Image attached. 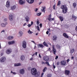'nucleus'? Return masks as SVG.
<instances>
[{
    "instance_id": "nucleus-1",
    "label": "nucleus",
    "mask_w": 77,
    "mask_h": 77,
    "mask_svg": "<svg viewBox=\"0 0 77 77\" xmlns=\"http://www.w3.org/2000/svg\"><path fill=\"white\" fill-rule=\"evenodd\" d=\"M31 73L32 75H36L37 74V70L35 68H33L31 70Z\"/></svg>"
},
{
    "instance_id": "nucleus-2",
    "label": "nucleus",
    "mask_w": 77,
    "mask_h": 77,
    "mask_svg": "<svg viewBox=\"0 0 77 77\" xmlns=\"http://www.w3.org/2000/svg\"><path fill=\"white\" fill-rule=\"evenodd\" d=\"M19 3L20 5H24L26 3L25 0H19Z\"/></svg>"
},
{
    "instance_id": "nucleus-3",
    "label": "nucleus",
    "mask_w": 77,
    "mask_h": 77,
    "mask_svg": "<svg viewBox=\"0 0 77 77\" xmlns=\"http://www.w3.org/2000/svg\"><path fill=\"white\" fill-rule=\"evenodd\" d=\"M26 42L25 41H23L22 42V47L23 48H26Z\"/></svg>"
},
{
    "instance_id": "nucleus-4",
    "label": "nucleus",
    "mask_w": 77,
    "mask_h": 77,
    "mask_svg": "<svg viewBox=\"0 0 77 77\" xmlns=\"http://www.w3.org/2000/svg\"><path fill=\"white\" fill-rule=\"evenodd\" d=\"M52 51L54 53V54H56V50L55 49V48H54V45H52Z\"/></svg>"
},
{
    "instance_id": "nucleus-5",
    "label": "nucleus",
    "mask_w": 77,
    "mask_h": 77,
    "mask_svg": "<svg viewBox=\"0 0 77 77\" xmlns=\"http://www.w3.org/2000/svg\"><path fill=\"white\" fill-rule=\"evenodd\" d=\"M12 52V49H8L6 51V53L7 54H10Z\"/></svg>"
},
{
    "instance_id": "nucleus-6",
    "label": "nucleus",
    "mask_w": 77,
    "mask_h": 77,
    "mask_svg": "<svg viewBox=\"0 0 77 77\" xmlns=\"http://www.w3.org/2000/svg\"><path fill=\"white\" fill-rule=\"evenodd\" d=\"M65 73L66 75H69L70 74V71L66 70L65 71Z\"/></svg>"
},
{
    "instance_id": "nucleus-7",
    "label": "nucleus",
    "mask_w": 77,
    "mask_h": 77,
    "mask_svg": "<svg viewBox=\"0 0 77 77\" xmlns=\"http://www.w3.org/2000/svg\"><path fill=\"white\" fill-rule=\"evenodd\" d=\"M26 1L29 4H32L34 2V0H26Z\"/></svg>"
},
{
    "instance_id": "nucleus-8",
    "label": "nucleus",
    "mask_w": 77,
    "mask_h": 77,
    "mask_svg": "<svg viewBox=\"0 0 77 77\" xmlns=\"http://www.w3.org/2000/svg\"><path fill=\"white\" fill-rule=\"evenodd\" d=\"M9 18L10 21H12L13 20V16L12 15L10 14L9 15Z\"/></svg>"
},
{
    "instance_id": "nucleus-9",
    "label": "nucleus",
    "mask_w": 77,
    "mask_h": 77,
    "mask_svg": "<svg viewBox=\"0 0 77 77\" xmlns=\"http://www.w3.org/2000/svg\"><path fill=\"white\" fill-rule=\"evenodd\" d=\"M15 43V41H13L11 42H9L8 44L9 45H12V44H14Z\"/></svg>"
},
{
    "instance_id": "nucleus-10",
    "label": "nucleus",
    "mask_w": 77,
    "mask_h": 77,
    "mask_svg": "<svg viewBox=\"0 0 77 77\" xmlns=\"http://www.w3.org/2000/svg\"><path fill=\"white\" fill-rule=\"evenodd\" d=\"M10 2L9 1H8L7 2H6V7L7 8H9V6H10Z\"/></svg>"
},
{
    "instance_id": "nucleus-11",
    "label": "nucleus",
    "mask_w": 77,
    "mask_h": 77,
    "mask_svg": "<svg viewBox=\"0 0 77 77\" xmlns=\"http://www.w3.org/2000/svg\"><path fill=\"white\" fill-rule=\"evenodd\" d=\"M61 65H65L66 64V61H62L60 62Z\"/></svg>"
},
{
    "instance_id": "nucleus-12",
    "label": "nucleus",
    "mask_w": 77,
    "mask_h": 77,
    "mask_svg": "<svg viewBox=\"0 0 77 77\" xmlns=\"http://www.w3.org/2000/svg\"><path fill=\"white\" fill-rule=\"evenodd\" d=\"M23 32L22 31H20L19 32V35L18 36V37H21L23 36Z\"/></svg>"
},
{
    "instance_id": "nucleus-13",
    "label": "nucleus",
    "mask_w": 77,
    "mask_h": 77,
    "mask_svg": "<svg viewBox=\"0 0 77 77\" xmlns=\"http://www.w3.org/2000/svg\"><path fill=\"white\" fill-rule=\"evenodd\" d=\"M6 60V58H2L0 59V62H4Z\"/></svg>"
},
{
    "instance_id": "nucleus-14",
    "label": "nucleus",
    "mask_w": 77,
    "mask_h": 77,
    "mask_svg": "<svg viewBox=\"0 0 77 77\" xmlns=\"http://www.w3.org/2000/svg\"><path fill=\"white\" fill-rule=\"evenodd\" d=\"M38 48H44V45L42 44H39L38 45Z\"/></svg>"
},
{
    "instance_id": "nucleus-15",
    "label": "nucleus",
    "mask_w": 77,
    "mask_h": 77,
    "mask_svg": "<svg viewBox=\"0 0 77 77\" xmlns=\"http://www.w3.org/2000/svg\"><path fill=\"white\" fill-rule=\"evenodd\" d=\"M16 8V6L15 5H13L11 7V10H14Z\"/></svg>"
},
{
    "instance_id": "nucleus-16",
    "label": "nucleus",
    "mask_w": 77,
    "mask_h": 77,
    "mask_svg": "<svg viewBox=\"0 0 77 77\" xmlns=\"http://www.w3.org/2000/svg\"><path fill=\"white\" fill-rule=\"evenodd\" d=\"M68 8H66V9H63V13L64 14H66V12H67V10Z\"/></svg>"
},
{
    "instance_id": "nucleus-17",
    "label": "nucleus",
    "mask_w": 77,
    "mask_h": 77,
    "mask_svg": "<svg viewBox=\"0 0 77 77\" xmlns=\"http://www.w3.org/2000/svg\"><path fill=\"white\" fill-rule=\"evenodd\" d=\"M61 8L62 9H67V8H66V5H63L62 6V7H61Z\"/></svg>"
},
{
    "instance_id": "nucleus-18",
    "label": "nucleus",
    "mask_w": 77,
    "mask_h": 77,
    "mask_svg": "<svg viewBox=\"0 0 77 77\" xmlns=\"http://www.w3.org/2000/svg\"><path fill=\"white\" fill-rule=\"evenodd\" d=\"M20 73L21 74H23L24 73V69H23L20 70Z\"/></svg>"
},
{
    "instance_id": "nucleus-19",
    "label": "nucleus",
    "mask_w": 77,
    "mask_h": 77,
    "mask_svg": "<svg viewBox=\"0 0 77 77\" xmlns=\"http://www.w3.org/2000/svg\"><path fill=\"white\" fill-rule=\"evenodd\" d=\"M63 36L64 37H65V38H69V37L68 36V35H66V34L65 33H64L63 34Z\"/></svg>"
},
{
    "instance_id": "nucleus-20",
    "label": "nucleus",
    "mask_w": 77,
    "mask_h": 77,
    "mask_svg": "<svg viewBox=\"0 0 77 77\" xmlns=\"http://www.w3.org/2000/svg\"><path fill=\"white\" fill-rule=\"evenodd\" d=\"M57 38V37L56 36H54L53 37V41H55V40H56Z\"/></svg>"
},
{
    "instance_id": "nucleus-21",
    "label": "nucleus",
    "mask_w": 77,
    "mask_h": 77,
    "mask_svg": "<svg viewBox=\"0 0 77 77\" xmlns=\"http://www.w3.org/2000/svg\"><path fill=\"white\" fill-rule=\"evenodd\" d=\"M21 65V64L20 63L17 64H14V66H20Z\"/></svg>"
},
{
    "instance_id": "nucleus-22",
    "label": "nucleus",
    "mask_w": 77,
    "mask_h": 77,
    "mask_svg": "<svg viewBox=\"0 0 77 77\" xmlns=\"http://www.w3.org/2000/svg\"><path fill=\"white\" fill-rule=\"evenodd\" d=\"M46 8L45 7H43V8L41 9V11L42 12H43L44 13H45V11Z\"/></svg>"
},
{
    "instance_id": "nucleus-23",
    "label": "nucleus",
    "mask_w": 77,
    "mask_h": 77,
    "mask_svg": "<svg viewBox=\"0 0 77 77\" xmlns=\"http://www.w3.org/2000/svg\"><path fill=\"white\" fill-rule=\"evenodd\" d=\"M13 38L14 37L10 36L8 37V39H9V40H10V39H12V38Z\"/></svg>"
},
{
    "instance_id": "nucleus-24",
    "label": "nucleus",
    "mask_w": 77,
    "mask_h": 77,
    "mask_svg": "<svg viewBox=\"0 0 77 77\" xmlns=\"http://www.w3.org/2000/svg\"><path fill=\"white\" fill-rule=\"evenodd\" d=\"M1 26L2 27H5L6 26V25H5L4 23H2L1 24Z\"/></svg>"
},
{
    "instance_id": "nucleus-25",
    "label": "nucleus",
    "mask_w": 77,
    "mask_h": 77,
    "mask_svg": "<svg viewBox=\"0 0 77 77\" xmlns=\"http://www.w3.org/2000/svg\"><path fill=\"white\" fill-rule=\"evenodd\" d=\"M28 33L29 34H32L33 32L31 31L30 29H29L28 31Z\"/></svg>"
},
{
    "instance_id": "nucleus-26",
    "label": "nucleus",
    "mask_w": 77,
    "mask_h": 77,
    "mask_svg": "<svg viewBox=\"0 0 77 77\" xmlns=\"http://www.w3.org/2000/svg\"><path fill=\"white\" fill-rule=\"evenodd\" d=\"M25 19L26 20V21H27V22L29 21V17H25Z\"/></svg>"
},
{
    "instance_id": "nucleus-27",
    "label": "nucleus",
    "mask_w": 77,
    "mask_h": 77,
    "mask_svg": "<svg viewBox=\"0 0 77 77\" xmlns=\"http://www.w3.org/2000/svg\"><path fill=\"white\" fill-rule=\"evenodd\" d=\"M47 69V67H45L43 70V71H42L43 72H45Z\"/></svg>"
},
{
    "instance_id": "nucleus-28",
    "label": "nucleus",
    "mask_w": 77,
    "mask_h": 77,
    "mask_svg": "<svg viewBox=\"0 0 77 77\" xmlns=\"http://www.w3.org/2000/svg\"><path fill=\"white\" fill-rule=\"evenodd\" d=\"M59 18L60 20L61 21H63V17L61 16H60L59 17Z\"/></svg>"
},
{
    "instance_id": "nucleus-29",
    "label": "nucleus",
    "mask_w": 77,
    "mask_h": 77,
    "mask_svg": "<svg viewBox=\"0 0 77 77\" xmlns=\"http://www.w3.org/2000/svg\"><path fill=\"white\" fill-rule=\"evenodd\" d=\"M43 60L45 61H46V62H47V61H48V60H49V58H43Z\"/></svg>"
},
{
    "instance_id": "nucleus-30",
    "label": "nucleus",
    "mask_w": 77,
    "mask_h": 77,
    "mask_svg": "<svg viewBox=\"0 0 77 77\" xmlns=\"http://www.w3.org/2000/svg\"><path fill=\"white\" fill-rule=\"evenodd\" d=\"M43 44L45 45V46H46V47H48V46L47 45V43H46L45 42H44L43 43Z\"/></svg>"
},
{
    "instance_id": "nucleus-31",
    "label": "nucleus",
    "mask_w": 77,
    "mask_h": 77,
    "mask_svg": "<svg viewBox=\"0 0 77 77\" xmlns=\"http://www.w3.org/2000/svg\"><path fill=\"white\" fill-rule=\"evenodd\" d=\"M52 76V75H51V74L50 73L48 74L47 75V76L48 77H51Z\"/></svg>"
},
{
    "instance_id": "nucleus-32",
    "label": "nucleus",
    "mask_w": 77,
    "mask_h": 77,
    "mask_svg": "<svg viewBox=\"0 0 77 77\" xmlns=\"http://www.w3.org/2000/svg\"><path fill=\"white\" fill-rule=\"evenodd\" d=\"M61 47L59 45H56V47L58 49H59Z\"/></svg>"
},
{
    "instance_id": "nucleus-33",
    "label": "nucleus",
    "mask_w": 77,
    "mask_h": 77,
    "mask_svg": "<svg viewBox=\"0 0 77 77\" xmlns=\"http://www.w3.org/2000/svg\"><path fill=\"white\" fill-rule=\"evenodd\" d=\"M48 20H49V21H53L54 20V18H48Z\"/></svg>"
},
{
    "instance_id": "nucleus-34",
    "label": "nucleus",
    "mask_w": 77,
    "mask_h": 77,
    "mask_svg": "<svg viewBox=\"0 0 77 77\" xmlns=\"http://www.w3.org/2000/svg\"><path fill=\"white\" fill-rule=\"evenodd\" d=\"M74 51H75L74 49H72L70 51V53H73L74 52Z\"/></svg>"
},
{
    "instance_id": "nucleus-35",
    "label": "nucleus",
    "mask_w": 77,
    "mask_h": 77,
    "mask_svg": "<svg viewBox=\"0 0 77 77\" xmlns=\"http://www.w3.org/2000/svg\"><path fill=\"white\" fill-rule=\"evenodd\" d=\"M72 18H74L75 19H76V18H77V17L75 16L74 14L72 15Z\"/></svg>"
},
{
    "instance_id": "nucleus-36",
    "label": "nucleus",
    "mask_w": 77,
    "mask_h": 77,
    "mask_svg": "<svg viewBox=\"0 0 77 77\" xmlns=\"http://www.w3.org/2000/svg\"><path fill=\"white\" fill-rule=\"evenodd\" d=\"M37 15L38 16H40L41 15V13L40 12L37 14Z\"/></svg>"
},
{
    "instance_id": "nucleus-37",
    "label": "nucleus",
    "mask_w": 77,
    "mask_h": 77,
    "mask_svg": "<svg viewBox=\"0 0 77 77\" xmlns=\"http://www.w3.org/2000/svg\"><path fill=\"white\" fill-rule=\"evenodd\" d=\"M73 6L74 8H75V6H76V4L75 3H73Z\"/></svg>"
},
{
    "instance_id": "nucleus-38",
    "label": "nucleus",
    "mask_w": 77,
    "mask_h": 77,
    "mask_svg": "<svg viewBox=\"0 0 77 77\" xmlns=\"http://www.w3.org/2000/svg\"><path fill=\"white\" fill-rule=\"evenodd\" d=\"M20 58H25V56L24 55H22L21 56Z\"/></svg>"
},
{
    "instance_id": "nucleus-39",
    "label": "nucleus",
    "mask_w": 77,
    "mask_h": 77,
    "mask_svg": "<svg viewBox=\"0 0 77 77\" xmlns=\"http://www.w3.org/2000/svg\"><path fill=\"white\" fill-rule=\"evenodd\" d=\"M46 64H47L48 66H50V64H49V63L48 62H45Z\"/></svg>"
},
{
    "instance_id": "nucleus-40",
    "label": "nucleus",
    "mask_w": 77,
    "mask_h": 77,
    "mask_svg": "<svg viewBox=\"0 0 77 77\" xmlns=\"http://www.w3.org/2000/svg\"><path fill=\"white\" fill-rule=\"evenodd\" d=\"M60 5V2L59 1L58 2L57 6H59Z\"/></svg>"
},
{
    "instance_id": "nucleus-41",
    "label": "nucleus",
    "mask_w": 77,
    "mask_h": 77,
    "mask_svg": "<svg viewBox=\"0 0 77 77\" xmlns=\"http://www.w3.org/2000/svg\"><path fill=\"white\" fill-rule=\"evenodd\" d=\"M44 73L43 72H42L41 74V77H43V75H44Z\"/></svg>"
},
{
    "instance_id": "nucleus-42",
    "label": "nucleus",
    "mask_w": 77,
    "mask_h": 77,
    "mask_svg": "<svg viewBox=\"0 0 77 77\" xmlns=\"http://www.w3.org/2000/svg\"><path fill=\"white\" fill-rule=\"evenodd\" d=\"M37 30H38V31H39L40 30V29H39V26H37Z\"/></svg>"
},
{
    "instance_id": "nucleus-43",
    "label": "nucleus",
    "mask_w": 77,
    "mask_h": 77,
    "mask_svg": "<svg viewBox=\"0 0 77 77\" xmlns=\"http://www.w3.org/2000/svg\"><path fill=\"white\" fill-rule=\"evenodd\" d=\"M42 65H43V64H44V65H45V64H46V63H45L43 61H42Z\"/></svg>"
},
{
    "instance_id": "nucleus-44",
    "label": "nucleus",
    "mask_w": 77,
    "mask_h": 77,
    "mask_svg": "<svg viewBox=\"0 0 77 77\" xmlns=\"http://www.w3.org/2000/svg\"><path fill=\"white\" fill-rule=\"evenodd\" d=\"M56 7V5H54L53 6V9H54V10H55V7Z\"/></svg>"
},
{
    "instance_id": "nucleus-45",
    "label": "nucleus",
    "mask_w": 77,
    "mask_h": 77,
    "mask_svg": "<svg viewBox=\"0 0 77 77\" xmlns=\"http://www.w3.org/2000/svg\"><path fill=\"white\" fill-rule=\"evenodd\" d=\"M11 73H12L13 74H16V73L15 72H12V71H11Z\"/></svg>"
},
{
    "instance_id": "nucleus-46",
    "label": "nucleus",
    "mask_w": 77,
    "mask_h": 77,
    "mask_svg": "<svg viewBox=\"0 0 77 77\" xmlns=\"http://www.w3.org/2000/svg\"><path fill=\"white\" fill-rule=\"evenodd\" d=\"M60 64V63H59V62H58L57 63V65H59Z\"/></svg>"
},
{
    "instance_id": "nucleus-47",
    "label": "nucleus",
    "mask_w": 77,
    "mask_h": 77,
    "mask_svg": "<svg viewBox=\"0 0 77 77\" xmlns=\"http://www.w3.org/2000/svg\"><path fill=\"white\" fill-rule=\"evenodd\" d=\"M38 9V8H36L34 10V11H35V12H37Z\"/></svg>"
},
{
    "instance_id": "nucleus-48",
    "label": "nucleus",
    "mask_w": 77,
    "mask_h": 77,
    "mask_svg": "<svg viewBox=\"0 0 77 77\" xmlns=\"http://www.w3.org/2000/svg\"><path fill=\"white\" fill-rule=\"evenodd\" d=\"M37 25H39V21L38 20L37 22Z\"/></svg>"
},
{
    "instance_id": "nucleus-49",
    "label": "nucleus",
    "mask_w": 77,
    "mask_h": 77,
    "mask_svg": "<svg viewBox=\"0 0 77 77\" xmlns=\"http://www.w3.org/2000/svg\"><path fill=\"white\" fill-rule=\"evenodd\" d=\"M27 26H28L29 27H30V26H31V25L29 24L27 25Z\"/></svg>"
},
{
    "instance_id": "nucleus-50",
    "label": "nucleus",
    "mask_w": 77,
    "mask_h": 77,
    "mask_svg": "<svg viewBox=\"0 0 77 77\" xmlns=\"http://www.w3.org/2000/svg\"><path fill=\"white\" fill-rule=\"evenodd\" d=\"M53 67L54 69H55V68H56V66H55V65H53Z\"/></svg>"
},
{
    "instance_id": "nucleus-51",
    "label": "nucleus",
    "mask_w": 77,
    "mask_h": 77,
    "mask_svg": "<svg viewBox=\"0 0 77 77\" xmlns=\"http://www.w3.org/2000/svg\"><path fill=\"white\" fill-rule=\"evenodd\" d=\"M37 54H38V52H36L35 53V56H37Z\"/></svg>"
},
{
    "instance_id": "nucleus-52",
    "label": "nucleus",
    "mask_w": 77,
    "mask_h": 77,
    "mask_svg": "<svg viewBox=\"0 0 77 77\" xmlns=\"http://www.w3.org/2000/svg\"><path fill=\"white\" fill-rule=\"evenodd\" d=\"M4 20V21H7V19L6 18Z\"/></svg>"
},
{
    "instance_id": "nucleus-53",
    "label": "nucleus",
    "mask_w": 77,
    "mask_h": 77,
    "mask_svg": "<svg viewBox=\"0 0 77 77\" xmlns=\"http://www.w3.org/2000/svg\"><path fill=\"white\" fill-rule=\"evenodd\" d=\"M27 24H26V23H24L23 25V26H26V25Z\"/></svg>"
},
{
    "instance_id": "nucleus-54",
    "label": "nucleus",
    "mask_w": 77,
    "mask_h": 77,
    "mask_svg": "<svg viewBox=\"0 0 77 77\" xmlns=\"http://www.w3.org/2000/svg\"><path fill=\"white\" fill-rule=\"evenodd\" d=\"M39 26H40L41 28L42 27V23L40 24Z\"/></svg>"
},
{
    "instance_id": "nucleus-55",
    "label": "nucleus",
    "mask_w": 77,
    "mask_h": 77,
    "mask_svg": "<svg viewBox=\"0 0 77 77\" xmlns=\"http://www.w3.org/2000/svg\"><path fill=\"white\" fill-rule=\"evenodd\" d=\"M21 59L22 60H24V58H21Z\"/></svg>"
},
{
    "instance_id": "nucleus-56",
    "label": "nucleus",
    "mask_w": 77,
    "mask_h": 77,
    "mask_svg": "<svg viewBox=\"0 0 77 77\" xmlns=\"http://www.w3.org/2000/svg\"><path fill=\"white\" fill-rule=\"evenodd\" d=\"M33 22L32 21L31 22V25H33Z\"/></svg>"
},
{
    "instance_id": "nucleus-57",
    "label": "nucleus",
    "mask_w": 77,
    "mask_h": 77,
    "mask_svg": "<svg viewBox=\"0 0 77 77\" xmlns=\"http://www.w3.org/2000/svg\"><path fill=\"white\" fill-rule=\"evenodd\" d=\"M48 33H49L48 31H47L46 32V33L47 35H48Z\"/></svg>"
},
{
    "instance_id": "nucleus-58",
    "label": "nucleus",
    "mask_w": 77,
    "mask_h": 77,
    "mask_svg": "<svg viewBox=\"0 0 77 77\" xmlns=\"http://www.w3.org/2000/svg\"><path fill=\"white\" fill-rule=\"evenodd\" d=\"M31 42H33V43H34L35 44H36V43H35V42H34V41H31Z\"/></svg>"
},
{
    "instance_id": "nucleus-59",
    "label": "nucleus",
    "mask_w": 77,
    "mask_h": 77,
    "mask_svg": "<svg viewBox=\"0 0 77 77\" xmlns=\"http://www.w3.org/2000/svg\"><path fill=\"white\" fill-rule=\"evenodd\" d=\"M1 56H2L3 55V53H2L1 54Z\"/></svg>"
},
{
    "instance_id": "nucleus-60",
    "label": "nucleus",
    "mask_w": 77,
    "mask_h": 77,
    "mask_svg": "<svg viewBox=\"0 0 77 77\" xmlns=\"http://www.w3.org/2000/svg\"><path fill=\"white\" fill-rule=\"evenodd\" d=\"M39 57L41 58V55H40V54H39Z\"/></svg>"
},
{
    "instance_id": "nucleus-61",
    "label": "nucleus",
    "mask_w": 77,
    "mask_h": 77,
    "mask_svg": "<svg viewBox=\"0 0 77 77\" xmlns=\"http://www.w3.org/2000/svg\"><path fill=\"white\" fill-rule=\"evenodd\" d=\"M5 30H3L1 32V33H2V32H5Z\"/></svg>"
},
{
    "instance_id": "nucleus-62",
    "label": "nucleus",
    "mask_w": 77,
    "mask_h": 77,
    "mask_svg": "<svg viewBox=\"0 0 77 77\" xmlns=\"http://www.w3.org/2000/svg\"><path fill=\"white\" fill-rule=\"evenodd\" d=\"M49 18H51V14H50L49 15Z\"/></svg>"
},
{
    "instance_id": "nucleus-63",
    "label": "nucleus",
    "mask_w": 77,
    "mask_h": 77,
    "mask_svg": "<svg viewBox=\"0 0 77 77\" xmlns=\"http://www.w3.org/2000/svg\"><path fill=\"white\" fill-rule=\"evenodd\" d=\"M75 30L77 31V26L75 27Z\"/></svg>"
},
{
    "instance_id": "nucleus-64",
    "label": "nucleus",
    "mask_w": 77,
    "mask_h": 77,
    "mask_svg": "<svg viewBox=\"0 0 77 77\" xmlns=\"http://www.w3.org/2000/svg\"><path fill=\"white\" fill-rule=\"evenodd\" d=\"M55 58H58V56H56Z\"/></svg>"
}]
</instances>
